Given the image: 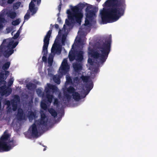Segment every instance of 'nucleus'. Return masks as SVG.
Masks as SVG:
<instances>
[{
  "label": "nucleus",
  "instance_id": "48",
  "mask_svg": "<svg viewBox=\"0 0 157 157\" xmlns=\"http://www.w3.org/2000/svg\"><path fill=\"white\" fill-rule=\"evenodd\" d=\"M19 35H19L18 33H16L15 34H14V36H13V38L14 39H16L18 37Z\"/></svg>",
  "mask_w": 157,
  "mask_h": 157
},
{
  "label": "nucleus",
  "instance_id": "31",
  "mask_svg": "<svg viewBox=\"0 0 157 157\" xmlns=\"http://www.w3.org/2000/svg\"><path fill=\"white\" fill-rule=\"evenodd\" d=\"M46 98H47V100L49 103H51L52 102V100L53 98V95H50V94H46Z\"/></svg>",
  "mask_w": 157,
  "mask_h": 157
},
{
  "label": "nucleus",
  "instance_id": "57",
  "mask_svg": "<svg viewBox=\"0 0 157 157\" xmlns=\"http://www.w3.org/2000/svg\"><path fill=\"white\" fill-rule=\"evenodd\" d=\"M1 107H2L1 101V100L0 99V109H1Z\"/></svg>",
  "mask_w": 157,
  "mask_h": 157
},
{
  "label": "nucleus",
  "instance_id": "32",
  "mask_svg": "<svg viewBox=\"0 0 157 157\" xmlns=\"http://www.w3.org/2000/svg\"><path fill=\"white\" fill-rule=\"evenodd\" d=\"M69 57L70 61H73L75 59V56L73 52H69Z\"/></svg>",
  "mask_w": 157,
  "mask_h": 157
},
{
  "label": "nucleus",
  "instance_id": "50",
  "mask_svg": "<svg viewBox=\"0 0 157 157\" xmlns=\"http://www.w3.org/2000/svg\"><path fill=\"white\" fill-rule=\"evenodd\" d=\"M36 92L38 94H40L42 93L41 90L39 89L36 90Z\"/></svg>",
  "mask_w": 157,
  "mask_h": 157
},
{
  "label": "nucleus",
  "instance_id": "22",
  "mask_svg": "<svg viewBox=\"0 0 157 157\" xmlns=\"http://www.w3.org/2000/svg\"><path fill=\"white\" fill-rule=\"evenodd\" d=\"M10 64V62H7L3 65L2 67V68L4 71H3V73H5V71H8L7 70L9 69Z\"/></svg>",
  "mask_w": 157,
  "mask_h": 157
},
{
  "label": "nucleus",
  "instance_id": "45",
  "mask_svg": "<svg viewBox=\"0 0 157 157\" xmlns=\"http://www.w3.org/2000/svg\"><path fill=\"white\" fill-rule=\"evenodd\" d=\"M30 16V14L29 13H27L24 16L25 20H28Z\"/></svg>",
  "mask_w": 157,
  "mask_h": 157
},
{
  "label": "nucleus",
  "instance_id": "29",
  "mask_svg": "<svg viewBox=\"0 0 157 157\" xmlns=\"http://www.w3.org/2000/svg\"><path fill=\"white\" fill-rule=\"evenodd\" d=\"M2 15H0V29L3 27L2 23H4L6 22L5 19L4 17H2Z\"/></svg>",
  "mask_w": 157,
  "mask_h": 157
},
{
  "label": "nucleus",
  "instance_id": "21",
  "mask_svg": "<svg viewBox=\"0 0 157 157\" xmlns=\"http://www.w3.org/2000/svg\"><path fill=\"white\" fill-rule=\"evenodd\" d=\"M28 117L29 120H33L36 117V113L31 111H29L28 113Z\"/></svg>",
  "mask_w": 157,
  "mask_h": 157
},
{
  "label": "nucleus",
  "instance_id": "41",
  "mask_svg": "<svg viewBox=\"0 0 157 157\" xmlns=\"http://www.w3.org/2000/svg\"><path fill=\"white\" fill-rule=\"evenodd\" d=\"M53 104L55 105H56L57 107L59 106V102L58 100L56 98H55L54 102H53Z\"/></svg>",
  "mask_w": 157,
  "mask_h": 157
},
{
  "label": "nucleus",
  "instance_id": "13",
  "mask_svg": "<svg viewBox=\"0 0 157 157\" xmlns=\"http://www.w3.org/2000/svg\"><path fill=\"white\" fill-rule=\"evenodd\" d=\"M9 74V71H5V73H3V71L0 73V86L2 84L4 85L6 84V82L5 80L7 78Z\"/></svg>",
  "mask_w": 157,
  "mask_h": 157
},
{
  "label": "nucleus",
  "instance_id": "24",
  "mask_svg": "<svg viewBox=\"0 0 157 157\" xmlns=\"http://www.w3.org/2000/svg\"><path fill=\"white\" fill-rule=\"evenodd\" d=\"M73 99L76 101H78L81 99L80 94L77 92H75L72 94Z\"/></svg>",
  "mask_w": 157,
  "mask_h": 157
},
{
  "label": "nucleus",
  "instance_id": "19",
  "mask_svg": "<svg viewBox=\"0 0 157 157\" xmlns=\"http://www.w3.org/2000/svg\"><path fill=\"white\" fill-rule=\"evenodd\" d=\"M73 66L75 71L77 73L80 72L82 69V65L80 63H74Z\"/></svg>",
  "mask_w": 157,
  "mask_h": 157
},
{
  "label": "nucleus",
  "instance_id": "40",
  "mask_svg": "<svg viewBox=\"0 0 157 157\" xmlns=\"http://www.w3.org/2000/svg\"><path fill=\"white\" fill-rule=\"evenodd\" d=\"M3 104L4 105H6L7 106V108H9L10 106V102L9 100H6V99L5 101H4Z\"/></svg>",
  "mask_w": 157,
  "mask_h": 157
},
{
  "label": "nucleus",
  "instance_id": "44",
  "mask_svg": "<svg viewBox=\"0 0 157 157\" xmlns=\"http://www.w3.org/2000/svg\"><path fill=\"white\" fill-rule=\"evenodd\" d=\"M89 20L88 18H87L86 17L85 23L84 24V25L86 26L90 24V21L89 20Z\"/></svg>",
  "mask_w": 157,
  "mask_h": 157
},
{
  "label": "nucleus",
  "instance_id": "28",
  "mask_svg": "<svg viewBox=\"0 0 157 157\" xmlns=\"http://www.w3.org/2000/svg\"><path fill=\"white\" fill-rule=\"evenodd\" d=\"M17 13L15 12H10L8 14V16L10 17L11 19H13L17 16Z\"/></svg>",
  "mask_w": 157,
  "mask_h": 157
},
{
  "label": "nucleus",
  "instance_id": "11",
  "mask_svg": "<svg viewBox=\"0 0 157 157\" xmlns=\"http://www.w3.org/2000/svg\"><path fill=\"white\" fill-rule=\"evenodd\" d=\"M47 87L45 88V91L46 94H49L50 93V90H52L53 93H56L58 91V89L57 87L55 85L51 84L50 83L47 84Z\"/></svg>",
  "mask_w": 157,
  "mask_h": 157
},
{
  "label": "nucleus",
  "instance_id": "42",
  "mask_svg": "<svg viewBox=\"0 0 157 157\" xmlns=\"http://www.w3.org/2000/svg\"><path fill=\"white\" fill-rule=\"evenodd\" d=\"M53 58L52 57H51L49 56L48 58V63L50 65H51L53 63Z\"/></svg>",
  "mask_w": 157,
  "mask_h": 157
},
{
  "label": "nucleus",
  "instance_id": "56",
  "mask_svg": "<svg viewBox=\"0 0 157 157\" xmlns=\"http://www.w3.org/2000/svg\"><path fill=\"white\" fill-rule=\"evenodd\" d=\"M7 111L8 112H10V111L11 110V108L10 106L9 107V108H7Z\"/></svg>",
  "mask_w": 157,
  "mask_h": 157
},
{
  "label": "nucleus",
  "instance_id": "10",
  "mask_svg": "<svg viewBox=\"0 0 157 157\" xmlns=\"http://www.w3.org/2000/svg\"><path fill=\"white\" fill-rule=\"evenodd\" d=\"M12 91L11 88H6L5 85L0 87V94L2 96H4L6 94L9 95L11 93Z\"/></svg>",
  "mask_w": 157,
  "mask_h": 157
},
{
  "label": "nucleus",
  "instance_id": "33",
  "mask_svg": "<svg viewBox=\"0 0 157 157\" xmlns=\"http://www.w3.org/2000/svg\"><path fill=\"white\" fill-rule=\"evenodd\" d=\"M64 95L68 101H69L71 98V96L69 95L68 93L64 91Z\"/></svg>",
  "mask_w": 157,
  "mask_h": 157
},
{
  "label": "nucleus",
  "instance_id": "25",
  "mask_svg": "<svg viewBox=\"0 0 157 157\" xmlns=\"http://www.w3.org/2000/svg\"><path fill=\"white\" fill-rule=\"evenodd\" d=\"M48 111L51 115L55 117L57 116V113L54 109L53 108H50L48 110Z\"/></svg>",
  "mask_w": 157,
  "mask_h": 157
},
{
  "label": "nucleus",
  "instance_id": "47",
  "mask_svg": "<svg viewBox=\"0 0 157 157\" xmlns=\"http://www.w3.org/2000/svg\"><path fill=\"white\" fill-rule=\"evenodd\" d=\"M87 62L91 65H92L93 64V62L92 59L89 58L88 59Z\"/></svg>",
  "mask_w": 157,
  "mask_h": 157
},
{
  "label": "nucleus",
  "instance_id": "37",
  "mask_svg": "<svg viewBox=\"0 0 157 157\" xmlns=\"http://www.w3.org/2000/svg\"><path fill=\"white\" fill-rule=\"evenodd\" d=\"M66 82L69 84H71L72 83V81L71 77L69 76L66 77Z\"/></svg>",
  "mask_w": 157,
  "mask_h": 157
},
{
  "label": "nucleus",
  "instance_id": "5",
  "mask_svg": "<svg viewBox=\"0 0 157 157\" xmlns=\"http://www.w3.org/2000/svg\"><path fill=\"white\" fill-rule=\"evenodd\" d=\"M52 30H49L44 39V45L42 50V53L43 56L42 57V60L45 62L47 61V56L48 53V48L49 44L50 38L52 33Z\"/></svg>",
  "mask_w": 157,
  "mask_h": 157
},
{
  "label": "nucleus",
  "instance_id": "4",
  "mask_svg": "<svg viewBox=\"0 0 157 157\" xmlns=\"http://www.w3.org/2000/svg\"><path fill=\"white\" fill-rule=\"evenodd\" d=\"M16 145V141L10 140V135L5 132L0 139V152L8 151Z\"/></svg>",
  "mask_w": 157,
  "mask_h": 157
},
{
  "label": "nucleus",
  "instance_id": "6",
  "mask_svg": "<svg viewBox=\"0 0 157 157\" xmlns=\"http://www.w3.org/2000/svg\"><path fill=\"white\" fill-rule=\"evenodd\" d=\"M79 10L78 6H75L72 8V10L73 12V15L74 17L75 22L80 25L83 14L80 12Z\"/></svg>",
  "mask_w": 157,
  "mask_h": 157
},
{
  "label": "nucleus",
  "instance_id": "54",
  "mask_svg": "<svg viewBox=\"0 0 157 157\" xmlns=\"http://www.w3.org/2000/svg\"><path fill=\"white\" fill-rule=\"evenodd\" d=\"M55 28L57 29H59V27L58 25L57 24H55Z\"/></svg>",
  "mask_w": 157,
  "mask_h": 157
},
{
  "label": "nucleus",
  "instance_id": "34",
  "mask_svg": "<svg viewBox=\"0 0 157 157\" xmlns=\"http://www.w3.org/2000/svg\"><path fill=\"white\" fill-rule=\"evenodd\" d=\"M21 22V21L19 18L17 19L16 20L13 21L12 22V24L13 25L16 26L18 25Z\"/></svg>",
  "mask_w": 157,
  "mask_h": 157
},
{
  "label": "nucleus",
  "instance_id": "52",
  "mask_svg": "<svg viewBox=\"0 0 157 157\" xmlns=\"http://www.w3.org/2000/svg\"><path fill=\"white\" fill-rule=\"evenodd\" d=\"M65 23L67 25H69L70 24L69 21L67 19L65 20Z\"/></svg>",
  "mask_w": 157,
  "mask_h": 157
},
{
  "label": "nucleus",
  "instance_id": "1",
  "mask_svg": "<svg viewBox=\"0 0 157 157\" xmlns=\"http://www.w3.org/2000/svg\"><path fill=\"white\" fill-rule=\"evenodd\" d=\"M104 4L108 7L100 11L103 24L115 22L124 15L126 8L125 0H109Z\"/></svg>",
  "mask_w": 157,
  "mask_h": 157
},
{
  "label": "nucleus",
  "instance_id": "23",
  "mask_svg": "<svg viewBox=\"0 0 157 157\" xmlns=\"http://www.w3.org/2000/svg\"><path fill=\"white\" fill-rule=\"evenodd\" d=\"M26 86L28 89L30 90H33L36 87V85L32 83H29L27 84Z\"/></svg>",
  "mask_w": 157,
  "mask_h": 157
},
{
  "label": "nucleus",
  "instance_id": "18",
  "mask_svg": "<svg viewBox=\"0 0 157 157\" xmlns=\"http://www.w3.org/2000/svg\"><path fill=\"white\" fill-rule=\"evenodd\" d=\"M29 10L32 13L31 15H32L35 14L37 11V8L35 7V5L32 1H31L29 4Z\"/></svg>",
  "mask_w": 157,
  "mask_h": 157
},
{
  "label": "nucleus",
  "instance_id": "36",
  "mask_svg": "<svg viewBox=\"0 0 157 157\" xmlns=\"http://www.w3.org/2000/svg\"><path fill=\"white\" fill-rule=\"evenodd\" d=\"M40 106L42 109L44 110H46L47 108L46 104L44 102L42 101L41 102Z\"/></svg>",
  "mask_w": 157,
  "mask_h": 157
},
{
  "label": "nucleus",
  "instance_id": "60",
  "mask_svg": "<svg viewBox=\"0 0 157 157\" xmlns=\"http://www.w3.org/2000/svg\"><path fill=\"white\" fill-rule=\"evenodd\" d=\"M78 43H80L81 41V40L80 39H79L78 40Z\"/></svg>",
  "mask_w": 157,
  "mask_h": 157
},
{
  "label": "nucleus",
  "instance_id": "63",
  "mask_svg": "<svg viewBox=\"0 0 157 157\" xmlns=\"http://www.w3.org/2000/svg\"><path fill=\"white\" fill-rule=\"evenodd\" d=\"M74 44L72 45V49H73L74 48Z\"/></svg>",
  "mask_w": 157,
  "mask_h": 157
},
{
  "label": "nucleus",
  "instance_id": "30",
  "mask_svg": "<svg viewBox=\"0 0 157 157\" xmlns=\"http://www.w3.org/2000/svg\"><path fill=\"white\" fill-rule=\"evenodd\" d=\"M53 79L54 81L57 84H59L60 83V80L58 77L54 75L53 76Z\"/></svg>",
  "mask_w": 157,
  "mask_h": 157
},
{
  "label": "nucleus",
  "instance_id": "39",
  "mask_svg": "<svg viewBox=\"0 0 157 157\" xmlns=\"http://www.w3.org/2000/svg\"><path fill=\"white\" fill-rule=\"evenodd\" d=\"M21 4V2H18L14 3L13 5V7L14 8L17 9L19 7Z\"/></svg>",
  "mask_w": 157,
  "mask_h": 157
},
{
  "label": "nucleus",
  "instance_id": "26",
  "mask_svg": "<svg viewBox=\"0 0 157 157\" xmlns=\"http://www.w3.org/2000/svg\"><path fill=\"white\" fill-rule=\"evenodd\" d=\"M66 90L67 93L70 94H73L75 92V88L71 86H70L67 88Z\"/></svg>",
  "mask_w": 157,
  "mask_h": 157
},
{
  "label": "nucleus",
  "instance_id": "49",
  "mask_svg": "<svg viewBox=\"0 0 157 157\" xmlns=\"http://www.w3.org/2000/svg\"><path fill=\"white\" fill-rule=\"evenodd\" d=\"M57 92H59V93L58 95V97L59 99H61L62 98V94L61 93L59 92V90L58 89V91Z\"/></svg>",
  "mask_w": 157,
  "mask_h": 157
},
{
  "label": "nucleus",
  "instance_id": "12",
  "mask_svg": "<svg viewBox=\"0 0 157 157\" xmlns=\"http://www.w3.org/2000/svg\"><path fill=\"white\" fill-rule=\"evenodd\" d=\"M58 42H56V40L55 41L54 44L52 46L51 49L52 53H56L58 55H59L61 52V47L58 46Z\"/></svg>",
  "mask_w": 157,
  "mask_h": 157
},
{
  "label": "nucleus",
  "instance_id": "8",
  "mask_svg": "<svg viewBox=\"0 0 157 157\" xmlns=\"http://www.w3.org/2000/svg\"><path fill=\"white\" fill-rule=\"evenodd\" d=\"M46 117L45 114L44 113L41 114V117L40 119L35 120V123L38 126L40 125L42 126L46 127L47 125V121H45V119Z\"/></svg>",
  "mask_w": 157,
  "mask_h": 157
},
{
  "label": "nucleus",
  "instance_id": "15",
  "mask_svg": "<svg viewBox=\"0 0 157 157\" xmlns=\"http://www.w3.org/2000/svg\"><path fill=\"white\" fill-rule=\"evenodd\" d=\"M38 131L37 126L35 123L32 124L31 126V134L33 137H38Z\"/></svg>",
  "mask_w": 157,
  "mask_h": 157
},
{
  "label": "nucleus",
  "instance_id": "38",
  "mask_svg": "<svg viewBox=\"0 0 157 157\" xmlns=\"http://www.w3.org/2000/svg\"><path fill=\"white\" fill-rule=\"evenodd\" d=\"M14 81V79L13 78H10L8 82V86L9 87L11 86L13 84V82Z\"/></svg>",
  "mask_w": 157,
  "mask_h": 157
},
{
  "label": "nucleus",
  "instance_id": "9",
  "mask_svg": "<svg viewBox=\"0 0 157 157\" xmlns=\"http://www.w3.org/2000/svg\"><path fill=\"white\" fill-rule=\"evenodd\" d=\"M92 8V6L90 5L87 6L86 9V17L89 20L93 19L94 17L96 16L95 11L90 10Z\"/></svg>",
  "mask_w": 157,
  "mask_h": 157
},
{
  "label": "nucleus",
  "instance_id": "16",
  "mask_svg": "<svg viewBox=\"0 0 157 157\" xmlns=\"http://www.w3.org/2000/svg\"><path fill=\"white\" fill-rule=\"evenodd\" d=\"M16 117L18 120H22L25 118V114L22 109L19 108L18 109Z\"/></svg>",
  "mask_w": 157,
  "mask_h": 157
},
{
  "label": "nucleus",
  "instance_id": "61",
  "mask_svg": "<svg viewBox=\"0 0 157 157\" xmlns=\"http://www.w3.org/2000/svg\"><path fill=\"white\" fill-rule=\"evenodd\" d=\"M44 146L45 147V148L44 149H43V151H45V150H46V147H45V146Z\"/></svg>",
  "mask_w": 157,
  "mask_h": 157
},
{
  "label": "nucleus",
  "instance_id": "35",
  "mask_svg": "<svg viewBox=\"0 0 157 157\" xmlns=\"http://www.w3.org/2000/svg\"><path fill=\"white\" fill-rule=\"evenodd\" d=\"M80 78L83 82H87L88 81L89 77L88 76H85L83 75H82L80 77Z\"/></svg>",
  "mask_w": 157,
  "mask_h": 157
},
{
  "label": "nucleus",
  "instance_id": "62",
  "mask_svg": "<svg viewBox=\"0 0 157 157\" xmlns=\"http://www.w3.org/2000/svg\"><path fill=\"white\" fill-rule=\"evenodd\" d=\"M32 1H34V2H37V0H32Z\"/></svg>",
  "mask_w": 157,
  "mask_h": 157
},
{
  "label": "nucleus",
  "instance_id": "3",
  "mask_svg": "<svg viewBox=\"0 0 157 157\" xmlns=\"http://www.w3.org/2000/svg\"><path fill=\"white\" fill-rule=\"evenodd\" d=\"M18 42H14L13 40L10 39H4L0 46V57L2 54L6 58H8L13 53V49L18 45Z\"/></svg>",
  "mask_w": 157,
  "mask_h": 157
},
{
  "label": "nucleus",
  "instance_id": "55",
  "mask_svg": "<svg viewBox=\"0 0 157 157\" xmlns=\"http://www.w3.org/2000/svg\"><path fill=\"white\" fill-rule=\"evenodd\" d=\"M41 2V0H37V5H39Z\"/></svg>",
  "mask_w": 157,
  "mask_h": 157
},
{
  "label": "nucleus",
  "instance_id": "2",
  "mask_svg": "<svg viewBox=\"0 0 157 157\" xmlns=\"http://www.w3.org/2000/svg\"><path fill=\"white\" fill-rule=\"evenodd\" d=\"M112 42L111 37H109L105 40V42L99 45L98 47L99 52L94 49L90 50L89 53L91 56L95 59H98L101 64H103L107 59L109 53L110 51Z\"/></svg>",
  "mask_w": 157,
  "mask_h": 157
},
{
  "label": "nucleus",
  "instance_id": "14",
  "mask_svg": "<svg viewBox=\"0 0 157 157\" xmlns=\"http://www.w3.org/2000/svg\"><path fill=\"white\" fill-rule=\"evenodd\" d=\"M14 99H13L11 100V104L12 107V109L14 111H16L17 108V102L16 101L17 100L19 101L20 98L19 96L18 95H15L14 96Z\"/></svg>",
  "mask_w": 157,
  "mask_h": 157
},
{
  "label": "nucleus",
  "instance_id": "46",
  "mask_svg": "<svg viewBox=\"0 0 157 157\" xmlns=\"http://www.w3.org/2000/svg\"><path fill=\"white\" fill-rule=\"evenodd\" d=\"M66 37L65 36H63L62 39V44L63 45H65V43L66 41Z\"/></svg>",
  "mask_w": 157,
  "mask_h": 157
},
{
  "label": "nucleus",
  "instance_id": "59",
  "mask_svg": "<svg viewBox=\"0 0 157 157\" xmlns=\"http://www.w3.org/2000/svg\"><path fill=\"white\" fill-rule=\"evenodd\" d=\"M58 8H59V11H60V10H61V6H60V5H59V6Z\"/></svg>",
  "mask_w": 157,
  "mask_h": 157
},
{
  "label": "nucleus",
  "instance_id": "20",
  "mask_svg": "<svg viewBox=\"0 0 157 157\" xmlns=\"http://www.w3.org/2000/svg\"><path fill=\"white\" fill-rule=\"evenodd\" d=\"M67 13L68 14V19L72 22H75L74 17L73 15V13H72L70 10H67Z\"/></svg>",
  "mask_w": 157,
  "mask_h": 157
},
{
  "label": "nucleus",
  "instance_id": "43",
  "mask_svg": "<svg viewBox=\"0 0 157 157\" xmlns=\"http://www.w3.org/2000/svg\"><path fill=\"white\" fill-rule=\"evenodd\" d=\"M85 6V4L80 3L78 4V6L79 7V9L82 10L84 8Z\"/></svg>",
  "mask_w": 157,
  "mask_h": 157
},
{
  "label": "nucleus",
  "instance_id": "7",
  "mask_svg": "<svg viewBox=\"0 0 157 157\" xmlns=\"http://www.w3.org/2000/svg\"><path fill=\"white\" fill-rule=\"evenodd\" d=\"M70 68L69 66L67 63V60L66 59H64L63 61L59 70L62 75H65L67 73Z\"/></svg>",
  "mask_w": 157,
  "mask_h": 157
},
{
  "label": "nucleus",
  "instance_id": "17",
  "mask_svg": "<svg viewBox=\"0 0 157 157\" xmlns=\"http://www.w3.org/2000/svg\"><path fill=\"white\" fill-rule=\"evenodd\" d=\"M84 52L82 51H78L77 53L76 61L78 62H81L83 59Z\"/></svg>",
  "mask_w": 157,
  "mask_h": 157
},
{
  "label": "nucleus",
  "instance_id": "58",
  "mask_svg": "<svg viewBox=\"0 0 157 157\" xmlns=\"http://www.w3.org/2000/svg\"><path fill=\"white\" fill-rule=\"evenodd\" d=\"M16 33H18V34L19 35H20V31L19 30H18L17 31V32Z\"/></svg>",
  "mask_w": 157,
  "mask_h": 157
},
{
  "label": "nucleus",
  "instance_id": "53",
  "mask_svg": "<svg viewBox=\"0 0 157 157\" xmlns=\"http://www.w3.org/2000/svg\"><path fill=\"white\" fill-rule=\"evenodd\" d=\"M57 20L59 23H62V20L60 17H58L57 18Z\"/></svg>",
  "mask_w": 157,
  "mask_h": 157
},
{
  "label": "nucleus",
  "instance_id": "27",
  "mask_svg": "<svg viewBox=\"0 0 157 157\" xmlns=\"http://www.w3.org/2000/svg\"><path fill=\"white\" fill-rule=\"evenodd\" d=\"M93 86V84L92 82H90L89 84H87L86 85V90L89 93V91L92 89Z\"/></svg>",
  "mask_w": 157,
  "mask_h": 157
},
{
  "label": "nucleus",
  "instance_id": "51",
  "mask_svg": "<svg viewBox=\"0 0 157 157\" xmlns=\"http://www.w3.org/2000/svg\"><path fill=\"white\" fill-rule=\"evenodd\" d=\"M15 0H8L7 3L9 4L12 3Z\"/></svg>",
  "mask_w": 157,
  "mask_h": 157
},
{
  "label": "nucleus",
  "instance_id": "64",
  "mask_svg": "<svg viewBox=\"0 0 157 157\" xmlns=\"http://www.w3.org/2000/svg\"><path fill=\"white\" fill-rule=\"evenodd\" d=\"M78 79V78L77 77H76L75 78V79L76 80Z\"/></svg>",
  "mask_w": 157,
  "mask_h": 157
}]
</instances>
